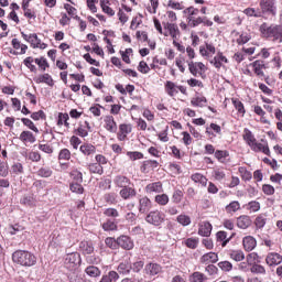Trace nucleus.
I'll return each mask as SVG.
<instances>
[{"mask_svg":"<svg viewBox=\"0 0 282 282\" xmlns=\"http://www.w3.org/2000/svg\"><path fill=\"white\" fill-rule=\"evenodd\" d=\"M253 72L257 74V76H263V67H265V64H263V61H256L252 63Z\"/></svg>","mask_w":282,"mask_h":282,"instance_id":"c9c22d12","label":"nucleus"},{"mask_svg":"<svg viewBox=\"0 0 282 282\" xmlns=\"http://www.w3.org/2000/svg\"><path fill=\"white\" fill-rule=\"evenodd\" d=\"M23 64L25 65V67H28V69H30V72L36 73V66L34 65V57L29 56L24 58Z\"/></svg>","mask_w":282,"mask_h":282,"instance_id":"de8ad7c7","label":"nucleus"},{"mask_svg":"<svg viewBox=\"0 0 282 282\" xmlns=\"http://www.w3.org/2000/svg\"><path fill=\"white\" fill-rule=\"evenodd\" d=\"M182 197H184V193H182L181 189H175L172 195V202H174V204H180V202H182Z\"/></svg>","mask_w":282,"mask_h":282,"instance_id":"e2e57ef3","label":"nucleus"},{"mask_svg":"<svg viewBox=\"0 0 282 282\" xmlns=\"http://www.w3.org/2000/svg\"><path fill=\"white\" fill-rule=\"evenodd\" d=\"M185 245L187 246V248H191L192 250H195V248H197V246H199V239L188 238V239L185 240Z\"/></svg>","mask_w":282,"mask_h":282,"instance_id":"13d9d810","label":"nucleus"},{"mask_svg":"<svg viewBox=\"0 0 282 282\" xmlns=\"http://www.w3.org/2000/svg\"><path fill=\"white\" fill-rule=\"evenodd\" d=\"M34 63L40 67V69H42V72H45V69L50 67V64L45 57H37L34 59Z\"/></svg>","mask_w":282,"mask_h":282,"instance_id":"a18cd8bd","label":"nucleus"},{"mask_svg":"<svg viewBox=\"0 0 282 282\" xmlns=\"http://www.w3.org/2000/svg\"><path fill=\"white\" fill-rule=\"evenodd\" d=\"M154 200L159 204V206H166L169 204V195L166 194H159L155 196Z\"/></svg>","mask_w":282,"mask_h":282,"instance_id":"49530a36","label":"nucleus"},{"mask_svg":"<svg viewBox=\"0 0 282 282\" xmlns=\"http://www.w3.org/2000/svg\"><path fill=\"white\" fill-rule=\"evenodd\" d=\"M100 6H101L102 12H105V14H108V17H113L116 14V11H113V9H111L109 6V0L107 1L101 0Z\"/></svg>","mask_w":282,"mask_h":282,"instance_id":"4c0bfd02","label":"nucleus"},{"mask_svg":"<svg viewBox=\"0 0 282 282\" xmlns=\"http://www.w3.org/2000/svg\"><path fill=\"white\" fill-rule=\"evenodd\" d=\"M137 194L135 188L129 187V185L127 187H122L119 192L121 199H131L135 197Z\"/></svg>","mask_w":282,"mask_h":282,"instance_id":"5701e85b","label":"nucleus"},{"mask_svg":"<svg viewBox=\"0 0 282 282\" xmlns=\"http://www.w3.org/2000/svg\"><path fill=\"white\" fill-rule=\"evenodd\" d=\"M34 82L37 85H41V83H45V85H48V87H54V79L52 78V75H50V74L40 75L39 77H36L34 79Z\"/></svg>","mask_w":282,"mask_h":282,"instance_id":"bb28decb","label":"nucleus"},{"mask_svg":"<svg viewBox=\"0 0 282 282\" xmlns=\"http://www.w3.org/2000/svg\"><path fill=\"white\" fill-rule=\"evenodd\" d=\"M151 199L147 196L139 199V213L144 214L151 210Z\"/></svg>","mask_w":282,"mask_h":282,"instance_id":"412c9836","label":"nucleus"},{"mask_svg":"<svg viewBox=\"0 0 282 282\" xmlns=\"http://www.w3.org/2000/svg\"><path fill=\"white\" fill-rule=\"evenodd\" d=\"M232 105L240 116H246V107L239 99H232Z\"/></svg>","mask_w":282,"mask_h":282,"instance_id":"a19ab883","label":"nucleus"},{"mask_svg":"<svg viewBox=\"0 0 282 282\" xmlns=\"http://www.w3.org/2000/svg\"><path fill=\"white\" fill-rule=\"evenodd\" d=\"M192 181L195 182L196 184H202V186H206L208 184V178L204 176L200 173H195L191 176Z\"/></svg>","mask_w":282,"mask_h":282,"instance_id":"f704fd0d","label":"nucleus"},{"mask_svg":"<svg viewBox=\"0 0 282 282\" xmlns=\"http://www.w3.org/2000/svg\"><path fill=\"white\" fill-rule=\"evenodd\" d=\"M164 213L155 209L147 215L145 221L147 224H151L152 226H162V224H164Z\"/></svg>","mask_w":282,"mask_h":282,"instance_id":"0eeeda50","label":"nucleus"},{"mask_svg":"<svg viewBox=\"0 0 282 282\" xmlns=\"http://www.w3.org/2000/svg\"><path fill=\"white\" fill-rule=\"evenodd\" d=\"M145 274H150V276H155L156 274H160L162 272V267L158 263H149L144 268Z\"/></svg>","mask_w":282,"mask_h":282,"instance_id":"4be33fe9","label":"nucleus"},{"mask_svg":"<svg viewBox=\"0 0 282 282\" xmlns=\"http://www.w3.org/2000/svg\"><path fill=\"white\" fill-rule=\"evenodd\" d=\"M72 152L67 149H62L58 154V160H70Z\"/></svg>","mask_w":282,"mask_h":282,"instance_id":"338daca9","label":"nucleus"},{"mask_svg":"<svg viewBox=\"0 0 282 282\" xmlns=\"http://www.w3.org/2000/svg\"><path fill=\"white\" fill-rule=\"evenodd\" d=\"M12 260L23 268H32V265H36V256L28 250H18L13 252Z\"/></svg>","mask_w":282,"mask_h":282,"instance_id":"f03ea898","label":"nucleus"},{"mask_svg":"<svg viewBox=\"0 0 282 282\" xmlns=\"http://www.w3.org/2000/svg\"><path fill=\"white\" fill-rule=\"evenodd\" d=\"M224 63H228V58H226V56L219 54L214 57V66L217 69H219V67H221V65H224Z\"/></svg>","mask_w":282,"mask_h":282,"instance_id":"09e8293b","label":"nucleus"},{"mask_svg":"<svg viewBox=\"0 0 282 282\" xmlns=\"http://www.w3.org/2000/svg\"><path fill=\"white\" fill-rule=\"evenodd\" d=\"M260 12L262 17L264 14H271V17H276V0H260Z\"/></svg>","mask_w":282,"mask_h":282,"instance_id":"423d86ee","label":"nucleus"},{"mask_svg":"<svg viewBox=\"0 0 282 282\" xmlns=\"http://www.w3.org/2000/svg\"><path fill=\"white\" fill-rule=\"evenodd\" d=\"M105 122V129L109 131V133H116L118 131V123H116V119H113V116H107L104 119Z\"/></svg>","mask_w":282,"mask_h":282,"instance_id":"ddd939ff","label":"nucleus"},{"mask_svg":"<svg viewBox=\"0 0 282 282\" xmlns=\"http://www.w3.org/2000/svg\"><path fill=\"white\" fill-rule=\"evenodd\" d=\"M260 33L264 39H273V41L282 43V25H268V23H262L260 25Z\"/></svg>","mask_w":282,"mask_h":282,"instance_id":"20e7f679","label":"nucleus"},{"mask_svg":"<svg viewBox=\"0 0 282 282\" xmlns=\"http://www.w3.org/2000/svg\"><path fill=\"white\" fill-rule=\"evenodd\" d=\"M21 122L28 127V129H31V131H34V133H39V128H36V126H34V122L28 118H22Z\"/></svg>","mask_w":282,"mask_h":282,"instance_id":"603ef678","label":"nucleus"},{"mask_svg":"<svg viewBox=\"0 0 282 282\" xmlns=\"http://www.w3.org/2000/svg\"><path fill=\"white\" fill-rule=\"evenodd\" d=\"M85 272L88 276H91L93 279H96L98 276H100L101 271L98 267L95 265H89L85 269Z\"/></svg>","mask_w":282,"mask_h":282,"instance_id":"72a5a7b5","label":"nucleus"},{"mask_svg":"<svg viewBox=\"0 0 282 282\" xmlns=\"http://www.w3.org/2000/svg\"><path fill=\"white\" fill-rule=\"evenodd\" d=\"M19 140L23 142V144H34V142H36V137H34V133L26 130L20 133Z\"/></svg>","mask_w":282,"mask_h":282,"instance_id":"f3484780","label":"nucleus"},{"mask_svg":"<svg viewBox=\"0 0 282 282\" xmlns=\"http://www.w3.org/2000/svg\"><path fill=\"white\" fill-rule=\"evenodd\" d=\"M11 173H13L14 175H23V164L14 163L11 166Z\"/></svg>","mask_w":282,"mask_h":282,"instance_id":"052dcab7","label":"nucleus"},{"mask_svg":"<svg viewBox=\"0 0 282 282\" xmlns=\"http://www.w3.org/2000/svg\"><path fill=\"white\" fill-rule=\"evenodd\" d=\"M164 28V36H171L173 41L180 39V26L177 24L172 23V22H164L163 23Z\"/></svg>","mask_w":282,"mask_h":282,"instance_id":"6e6552de","label":"nucleus"},{"mask_svg":"<svg viewBox=\"0 0 282 282\" xmlns=\"http://www.w3.org/2000/svg\"><path fill=\"white\" fill-rule=\"evenodd\" d=\"M165 91L173 98V96H177L178 94V86L175 83L167 80L165 83Z\"/></svg>","mask_w":282,"mask_h":282,"instance_id":"c85d7f7f","label":"nucleus"},{"mask_svg":"<svg viewBox=\"0 0 282 282\" xmlns=\"http://www.w3.org/2000/svg\"><path fill=\"white\" fill-rule=\"evenodd\" d=\"M11 45L13 48L17 50V52L14 54L23 55V54H25V52H28V45L21 43V41H19V39H13L11 41Z\"/></svg>","mask_w":282,"mask_h":282,"instance_id":"393cba45","label":"nucleus"},{"mask_svg":"<svg viewBox=\"0 0 282 282\" xmlns=\"http://www.w3.org/2000/svg\"><path fill=\"white\" fill-rule=\"evenodd\" d=\"M242 138L248 147H250L251 151H254V153H264V155H270V148L268 144L264 145L257 142V138H254V134H252V131H250L248 128L243 130Z\"/></svg>","mask_w":282,"mask_h":282,"instance_id":"f257e3e1","label":"nucleus"},{"mask_svg":"<svg viewBox=\"0 0 282 282\" xmlns=\"http://www.w3.org/2000/svg\"><path fill=\"white\" fill-rule=\"evenodd\" d=\"M267 221H268V218H265V216L259 215L254 220V225L257 228L261 229V228H264Z\"/></svg>","mask_w":282,"mask_h":282,"instance_id":"864d4df0","label":"nucleus"},{"mask_svg":"<svg viewBox=\"0 0 282 282\" xmlns=\"http://www.w3.org/2000/svg\"><path fill=\"white\" fill-rule=\"evenodd\" d=\"M239 173L245 182H250V180H252V173L246 170V167H239Z\"/></svg>","mask_w":282,"mask_h":282,"instance_id":"6e6d98bb","label":"nucleus"},{"mask_svg":"<svg viewBox=\"0 0 282 282\" xmlns=\"http://www.w3.org/2000/svg\"><path fill=\"white\" fill-rule=\"evenodd\" d=\"M228 234L226 231H218L216 234V241L221 243L223 248H226L228 243L230 242V239L228 238Z\"/></svg>","mask_w":282,"mask_h":282,"instance_id":"2f4dec72","label":"nucleus"},{"mask_svg":"<svg viewBox=\"0 0 282 282\" xmlns=\"http://www.w3.org/2000/svg\"><path fill=\"white\" fill-rule=\"evenodd\" d=\"M176 221L181 224V226H191V217L188 215L181 214L177 216Z\"/></svg>","mask_w":282,"mask_h":282,"instance_id":"8fccbe9b","label":"nucleus"},{"mask_svg":"<svg viewBox=\"0 0 282 282\" xmlns=\"http://www.w3.org/2000/svg\"><path fill=\"white\" fill-rule=\"evenodd\" d=\"M104 215H105V217H110L111 219H116V218L120 217V213L118 212V209L111 208V207L106 208L104 210Z\"/></svg>","mask_w":282,"mask_h":282,"instance_id":"37998d69","label":"nucleus"},{"mask_svg":"<svg viewBox=\"0 0 282 282\" xmlns=\"http://www.w3.org/2000/svg\"><path fill=\"white\" fill-rule=\"evenodd\" d=\"M104 200L107 204H118V194L111 192L104 195Z\"/></svg>","mask_w":282,"mask_h":282,"instance_id":"79ce46f5","label":"nucleus"},{"mask_svg":"<svg viewBox=\"0 0 282 282\" xmlns=\"http://www.w3.org/2000/svg\"><path fill=\"white\" fill-rule=\"evenodd\" d=\"M218 268H220L223 272H230V270H232V263H230V261H221L218 263Z\"/></svg>","mask_w":282,"mask_h":282,"instance_id":"0e129e2a","label":"nucleus"},{"mask_svg":"<svg viewBox=\"0 0 282 282\" xmlns=\"http://www.w3.org/2000/svg\"><path fill=\"white\" fill-rule=\"evenodd\" d=\"M113 183L118 188H127L131 184V180L127 176L118 175L115 177Z\"/></svg>","mask_w":282,"mask_h":282,"instance_id":"cd10ccee","label":"nucleus"},{"mask_svg":"<svg viewBox=\"0 0 282 282\" xmlns=\"http://www.w3.org/2000/svg\"><path fill=\"white\" fill-rule=\"evenodd\" d=\"M88 171H89V173H95L97 175H102V173H105L102 165H100L98 163L88 164Z\"/></svg>","mask_w":282,"mask_h":282,"instance_id":"e433bc0d","label":"nucleus"},{"mask_svg":"<svg viewBox=\"0 0 282 282\" xmlns=\"http://www.w3.org/2000/svg\"><path fill=\"white\" fill-rule=\"evenodd\" d=\"M89 129H91V126H89V121H85L77 128V135H79L80 138H87L89 135Z\"/></svg>","mask_w":282,"mask_h":282,"instance_id":"c756f323","label":"nucleus"},{"mask_svg":"<svg viewBox=\"0 0 282 282\" xmlns=\"http://www.w3.org/2000/svg\"><path fill=\"white\" fill-rule=\"evenodd\" d=\"M183 12L187 17L189 28H197V25H200V23H204V25H207L208 28L213 25V22L206 19V17L197 18V15L199 14V9H196L195 7H189L185 9Z\"/></svg>","mask_w":282,"mask_h":282,"instance_id":"7ed1b4c3","label":"nucleus"},{"mask_svg":"<svg viewBox=\"0 0 282 282\" xmlns=\"http://www.w3.org/2000/svg\"><path fill=\"white\" fill-rule=\"evenodd\" d=\"M69 188L72 193H76L77 195H83L85 193V188L80 183H70Z\"/></svg>","mask_w":282,"mask_h":282,"instance_id":"c03bdc74","label":"nucleus"},{"mask_svg":"<svg viewBox=\"0 0 282 282\" xmlns=\"http://www.w3.org/2000/svg\"><path fill=\"white\" fill-rule=\"evenodd\" d=\"M188 69L193 76H204L206 74V65L202 62H189Z\"/></svg>","mask_w":282,"mask_h":282,"instance_id":"1a4fd4ad","label":"nucleus"},{"mask_svg":"<svg viewBox=\"0 0 282 282\" xmlns=\"http://www.w3.org/2000/svg\"><path fill=\"white\" fill-rule=\"evenodd\" d=\"M131 131H132L131 124L121 123L119 126L118 140H120V142H123V140H127V135H129Z\"/></svg>","mask_w":282,"mask_h":282,"instance_id":"dca6fc26","label":"nucleus"},{"mask_svg":"<svg viewBox=\"0 0 282 282\" xmlns=\"http://www.w3.org/2000/svg\"><path fill=\"white\" fill-rule=\"evenodd\" d=\"M80 263H83V259L78 252L67 253L64 258V265L70 272L78 270L80 268Z\"/></svg>","mask_w":282,"mask_h":282,"instance_id":"39448f33","label":"nucleus"},{"mask_svg":"<svg viewBox=\"0 0 282 282\" xmlns=\"http://www.w3.org/2000/svg\"><path fill=\"white\" fill-rule=\"evenodd\" d=\"M102 229L106 230V232H109L111 230H118V225L113 220H107L102 224Z\"/></svg>","mask_w":282,"mask_h":282,"instance_id":"3c124183","label":"nucleus"},{"mask_svg":"<svg viewBox=\"0 0 282 282\" xmlns=\"http://www.w3.org/2000/svg\"><path fill=\"white\" fill-rule=\"evenodd\" d=\"M79 248L85 257H87L88 254H94V243H91L90 241L83 240L79 243Z\"/></svg>","mask_w":282,"mask_h":282,"instance_id":"a878e982","label":"nucleus"},{"mask_svg":"<svg viewBox=\"0 0 282 282\" xmlns=\"http://www.w3.org/2000/svg\"><path fill=\"white\" fill-rule=\"evenodd\" d=\"M52 169L50 167H41L39 171H37V175L39 177H52Z\"/></svg>","mask_w":282,"mask_h":282,"instance_id":"bf43d9fd","label":"nucleus"},{"mask_svg":"<svg viewBox=\"0 0 282 282\" xmlns=\"http://www.w3.org/2000/svg\"><path fill=\"white\" fill-rule=\"evenodd\" d=\"M206 97H202V96H198V97H194L191 99V105L193 107H206Z\"/></svg>","mask_w":282,"mask_h":282,"instance_id":"58836bf2","label":"nucleus"},{"mask_svg":"<svg viewBox=\"0 0 282 282\" xmlns=\"http://www.w3.org/2000/svg\"><path fill=\"white\" fill-rule=\"evenodd\" d=\"M225 122H221V126L217 124V123H213V131H214V138H221L223 133H221V127H224Z\"/></svg>","mask_w":282,"mask_h":282,"instance_id":"69168bd1","label":"nucleus"},{"mask_svg":"<svg viewBox=\"0 0 282 282\" xmlns=\"http://www.w3.org/2000/svg\"><path fill=\"white\" fill-rule=\"evenodd\" d=\"M117 272L119 274H122L123 276H127V274H131V259L120 262L117 268Z\"/></svg>","mask_w":282,"mask_h":282,"instance_id":"a211bd4d","label":"nucleus"},{"mask_svg":"<svg viewBox=\"0 0 282 282\" xmlns=\"http://www.w3.org/2000/svg\"><path fill=\"white\" fill-rule=\"evenodd\" d=\"M70 175L73 176L75 183L83 184V172L74 170L70 172Z\"/></svg>","mask_w":282,"mask_h":282,"instance_id":"680f3d73","label":"nucleus"},{"mask_svg":"<svg viewBox=\"0 0 282 282\" xmlns=\"http://www.w3.org/2000/svg\"><path fill=\"white\" fill-rule=\"evenodd\" d=\"M252 226V219H250V216L242 215L237 218V227L241 230H246Z\"/></svg>","mask_w":282,"mask_h":282,"instance_id":"4468645a","label":"nucleus"},{"mask_svg":"<svg viewBox=\"0 0 282 282\" xmlns=\"http://www.w3.org/2000/svg\"><path fill=\"white\" fill-rule=\"evenodd\" d=\"M204 279L206 278L200 272H194L191 276L192 282H204Z\"/></svg>","mask_w":282,"mask_h":282,"instance_id":"774afa93","label":"nucleus"},{"mask_svg":"<svg viewBox=\"0 0 282 282\" xmlns=\"http://www.w3.org/2000/svg\"><path fill=\"white\" fill-rule=\"evenodd\" d=\"M80 153H83V155H95L96 154V147H94L93 144L89 143H85L83 145H80L79 148Z\"/></svg>","mask_w":282,"mask_h":282,"instance_id":"7c9ffc66","label":"nucleus"},{"mask_svg":"<svg viewBox=\"0 0 282 282\" xmlns=\"http://www.w3.org/2000/svg\"><path fill=\"white\" fill-rule=\"evenodd\" d=\"M214 156L220 164H228L230 162V152L228 150H213Z\"/></svg>","mask_w":282,"mask_h":282,"instance_id":"9b49d317","label":"nucleus"},{"mask_svg":"<svg viewBox=\"0 0 282 282\" xmlns=\"http://www.w3.org/2000/svg\"><path fill=\"white\" fill-rule=\"evenodd\" d=\"M243 14H246L247 17H254L256 19H261V17H263L261 9H254V8L245 9Z\"/></svg>","mask_w":282,"mask_h":282,"instance_id":"473e14b6","label":"nucleus"},{"mask_svg":"<svg viewBox=\"0 0 282 282\" xmlns=\"http://www.w3.org/2000/svg\"><path fill=\"white\" fill-rule=\"evenodd\" d=\"M239 208H241V204H239V202H237V200H234L229 205L226 206L227 213H237V210H239Z\"/></svg>","mask_w":282,"mask_h":282,"instance_id":"5fc2aeb1","label":"nucleus"},{"mask_svg":"<svg viewBox=\"0 0 282 282\" xmlns=\"http://www.w3.org/2000/svg\"><path fill=\"white\" fill-rule=\"evenodd\" d=\"M229 256L234 261H243L246 259V254L241 250H231Z\"/></svg>","mask_w":282,"mask_h":282,"instance_id":"ea45409f","label":"nucleus"},{"mask_svg":"<svg viewBox=\"0 0 282 282\" xmlns=\"http://www.w3.org/2000/svg\"><path fill=\"white\" fill-rule=\"evenodd\" d=\"M265 263H267V265H270V268L281 265V263H282L281 253H276V252L268 253V256L265 258Z\"/></svg>","mask_w":282,"mask_h":282,"instance_id":"9d476101","label":"nucleus"},{"mask_svg":"<svg viewBox=\"0 0 282 282\" xmlns=\"http://www.w3.org/2000/svg\"><path fill=\"white\" fill-rule=\"evenodd\" d=\"M29 43H31L33 48L45 50L47 47V44L41 42V39H39V35H36V33L30 34Z\"/></svg>","mask_w":282,"mask_h":282,"instance_id":"6ab92c4d","label":"nucleus"},{"mask_svg":"<svg viewBox=\"0 0 282 282\" xmlns=\"http://www.w3.org/2000/svg\"><path fill=\"white\" fill-rule=\"evenodd\" d=\"M210 232H213V225L208 221L200 223L198 235H200V237H210Z\"/></svg>","mask_w":282,"mask_h":282,"instance_id":"b1692460","label":"nucleus"},{"mask_svg":"<svg viewBox=\"0 0 282 282\" xmlns=\"http://www.w3.org/2000/svg\"><path fill=\"white\" fill-rule=\"evenodd\" d=\"M144 268V261L142 260H137L135 262L131 263V270L132 272H141L142 269Z\"/></svg>","mask_w":282,"mask_h":282,"instance_id":"4d7b16f0","label":"nucleus"},{"mask_svg":"<svg viewBox=\"0 0 282 282\" xmlns=\"http://www.w3.org/2000/svg\"><path fill=\"white\" fill-rule=\"evenodd\" d=\"M164 187H162V182L150 183L145 186V193L152 195V193H163Z\"/></svg>","mask_w":282,"mask_h":282,"instance_id":"aec40b11","label":"nucleus"},{"mask_svg":"<svg viewBox=\"0 0 282 282\" xmlns=\"http://www.w3.org/2000/svg\"><path fill=\"white\" fill-rule=\"evenodd\" d=\"M242 246L247 252H252L257 248V239L252 236H246L242 239Z\"/></svg>","mask_w":282,"mask_h":282,"instance_id":"2eb2a0df","label":"nucleus"},{"mask_svg":"<svg viewBox=\"0 0 282 282\" xmlns=\"http://www.w3.org/2000/svg\"><path fill=\"white\" fill-rule=\"evenodd\" d=\"M118 246L123 250H133V240L129 236H121L117 239Z\"/></svg>","mask_w":282,"mask_h":282,"instance_id":"f8f14e48","label":"nucleus"}]
</instances>
